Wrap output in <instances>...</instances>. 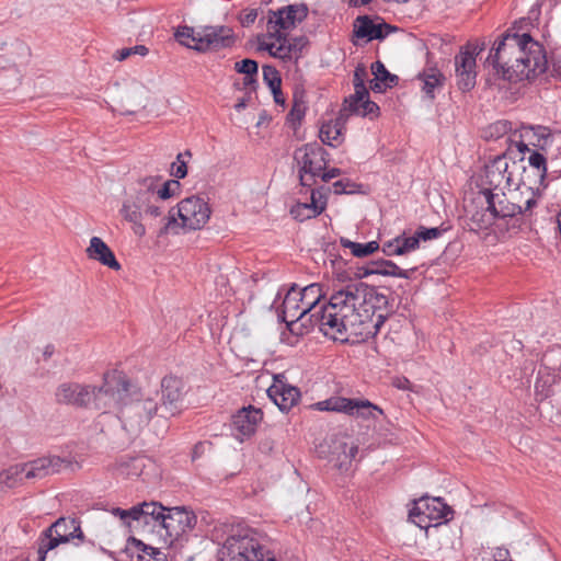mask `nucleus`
<instances>
[{
	"mask_svg": "<svg viewBox=\"0 0 561 561\" xmlns=\"http://www.w3.org/2000/svg\"><path fill=\"white\" fill-rule=\"evenodd\" d=\"M528 19H522L513 24L496 38V51L500 54L505 47L515 49V67L529 68V81L543 75L549 68L547 51L542 44L535 41L529 32L519 33L524 24H530Z\"/></svg>",
	"mask_w": 561,
	"mask_h": 561,
	"instance_id": "obj_1",
	"label": "nucleus"
},
{
	"mask_svg": "<svg viewBox=\"0 0 561 561\" xmlns=\"http://www.w3.org/2000/svg\"><path fill=\"white\" fill-rule=\"evenodd\" d=\"M219 561H278L274 552L249 535L229 536L218 551Z\"/></svg>",
	"mask_w": 561,
	"mask_h": 561,
	"instance_id": "obj_2",
	"label": "nucleus"
},
{
	"mask_svg": "<svg viewBox=\"0 0 561 561\" xmlns=\"http://www.w3.org/2000/svg\"><path fill=\"white\" fill-rule=\"evenodd\" d=\"M454 514L455 511L443 497L424 495L413 501L408 517L417 527L425 529L428 535L430 528H434L433 522L448 524L454 518Z\"/></svg>",
	"mask_w": 561,
	"mask_h": 561,
	"instance_id": "obj_3",
	"label": "nucleus"
},
{
	"mask_svg": "<svg viewBox=\"0 0 561 561\" xmlns=\"http://www.w3.org/2000/svg\"><path fill=\"white\" fill-rule=\"evenodd\" d=\"M160 179V176H145L139 179L138 184L140 188L123 202L119 210L123 218L133 224L134 233L140 238L146 234V227L141 222L142 211L148 203L151 202L156 192V183H158Z\"/></svg>",
	"mask_w": 561,
	"mask_h": 561,
	"instance_id": "obj_4",
	"label": "nucleus"
},
{
	"mask_svg": "<svg viewBox=\"0 0 561 561\" xmlns=\"http://www.w3.org/2000/svg\"><path fill=\"white\" fill-rule=\"evenodd\" d=\"M299 164V185L310 187L317 183V174L330 163V153L317 141L305 144L294 152Z\"/></svg>",
	"mask_w": 561,
	"mask_h": 561,
	"instance_id": "obj_5",
	"label": "nucleus"
},
{
	"mask_svg": "<svg viewBox=\"0 0 561 561\" xmlns=\"http://www.w3.org/2000/svg\"><path fill=\"white\" fill-rule=\"evenodd\" d=\"M310 409L325 412L344 413L362 420H376V414L385 415L383 410L366 398H345L332 396L323 401L316 402Z\"/></svg>",
	"mask_w": 561,
	"mask_h": 561,
	"instance_id": "obj_6",
	"label": "nucleus"
},
{
	"mask_svg": "<svg viewBox=\"0 0 561 561\" xmlns=\"http://www.w3.org/2000/svg\"><path fill=\"white\" fill-rule=\"evenodd\" d=\"M197 524V516L188 506H169L165 523L163 526L164 534L160 536L170 547L183 546L188 541L190 533H192Z\"/></svg>",
	"mask_w": 561,
	"mask_h": 561,
	"instance_id": "obj_7",
	"label": "nucleus"
},
{
	"mask_svg": "<svg viewBox=\"0 0 561 561\" xmlns=\"http://www.w3.org/2000/svg\"><path fill=\"white\" fill-rule=\"evenodd\" d=\"M119 420L130 439H135L150 420L159 416L158 403L151 399H129L122 404Z\"/></svg>",
	"mask_w": 561,
	"mask_h": 561,
	"instance_id": "obj_8",
	"label": "nucleus"
},
{
	"mask_svg": "<svg viewBox=\"0 0 561 561\" xmlns=\"http://www.w3.org/2000/svg\"><path fill=\"white\" fill-rule=\"evenodd\" d=\"M398 31V26L388 23L379 14H360L353 21L350 41L354 46L363 47L373 41L382 42Z\"/></svg>",
	"mask_w": 561,
	"mask_h": 561,
	"instance_id": "obj_9",
	"label": "nucleus"
},
{
	"mask_svg": "<svg viewBox=\"0 0 561 561\" xmlns=\"http://www.w3.org/2000/svg\"><path fill=\"white\" fill-rule=\"evenodd\" d=\"M201 36L196 44H193V50L198 54L217 53L222 49H231L236 46L238 36L233 30L227 25H204Z\"/></svg>",
	"mask_w": 561,
	"mask_h": 561,
	"instance_id": "obj_10",
	"label": "nucleus"
},
{
	"mask_svg": "<svg viewBox=\"0 0 561 561\" xmlns=\"http://www.w3.org/2000/svg\"><path fill=\"white\" fill-rule=\"evenodd\" d=\"M515 57V49L505 47V50L497 54L496 41L490 49L485 64L492 66L494 76L503 78L504 81L510 83H517L519 81L529 79V68L523 66V69L515 67V64L510 65L512 58Z\"/></svg>",
	"mask_w": 561,
	"mask_h": 561,
	"instance_id": "obj_11",
	"label": "nucleus"
},
{
	"mask_svg": "<svg viewBox=\"0 0 561 561\" xmlns=\"http://www.w3.org/2000/svg\"><path fill=\"white\" fill-rule=\"evenodd\" d=\"M309 15V7L305 2L287 4L277 10L267 11V30L289 32L302 23Z\"/></svg>",
	"mask_w": 561,
	"mask_h": 561,
	"instance_id": "obj_12",
	"label": "nucleus"
},
{
	"mask_svg": "<svg viewBox=\"0 0 561 561\" xmlns=\"http://www.w3.org/2000/svg\"><path fill=\"white\" fill-rule=\"evenodd\" d=\"M175 207L176 215L188 231L202 229L211 215L208 203L196 195L182 199Z\"/></svg>",
	"mask_w": 561,
	"mask_h": 561,
	"instance_id": "obj_13",
	"label": "nucleus"
},
{
	"mask_svg": "<svg viewBox=\"0 0 561 561\" xmlns=\"http://www.w3.org/2000/svg\"><path fill=\"white\" fill-rule=\"evenodd\" d=\"M433 529L440 561H457L462 548L461 528H451L447 524L434 523Z\"/></svg>",
	"mask_w": 561,
	"mask_h": 561,
	"instance_id": "obj_14",
	"label": "nucleus"
},
{
	"mask_svg": "<svg viewBox=\"0 0 561 561\" xmlns=\"http://www.w3.org/2000/svg\"><path fill=\"white\" fill-rule=\"evenodd\" d=\"M183 388V380L176 376H165L162 378L161 403L158 404L160 417L168 419L180 413Z\"/></svg>",
	"mask_w": 561,
	"mask_h": 561,
	"instance_id": "obj_15",
	"label": "nucleus"
},
{
	"mask_svg": "<svg viewBox=\"0 0 561 561\" xmlns=\"http://www.w3.org/2000/svg\"><path fill=\"white\" fill-rule=\"evenodd\" d=\"M263 420V411L252 404L242 407L232 416L230 427L234 437L243 442L256 432L257 424Z\"/></svg>",
	"mask_w": 561,
	"mask_h": 561,
	"instance_id": "obj_16",
	"label": "nucleus"
},
{
	"mask_svg": "<svg viewBox=\"0 0 561 561\" xmlns=\"http://www.w3.org/2000/svg\"><path fill=\"white\" fill-rule=\"evenodd\" d=\"M23 467L24 479H44L58 473L62 467H69L71 462L59 456L39 457L27 462L19 463Z\"/></svg>",
	"mask_w": 561,
	"mask_h": 561,
	"instance_id": "obj_17",
	"label": "nucleus"
},
{
	"mask_svg": "<svg viewBox=\"0 0 561 561\" xmlns=\"http://www.w3.org/2000/svg\"><path fill=\"white\" fill-rule=\"evenodd\" d=\"M348 436L345 434H333L327 442L328 453L330 455L329 460H335V467L340 470H347L358 453V446L352 444L348 446Z\"/></svg>",
	"mask_w": 561,
	"mask_h": 561,
	"instance_id": "obj_18",
	"label": "nucleus"
},
{
	"mask_svg": "<svg viewBox=\"0 0 561 561\" xmlns=\"http://www.w3.org/2000/svg\"><path fill=\"white\" fill-rule=\"evenodd\" d=\"M131 385L128 377L123 373L104 374L103 383L96 387L98 396L104 393L111 397L117 403H124L131 399Z\"/></svg>",
	"mask_w": 561,
	"mask_h": 561,
	"instance_id": "obj_19",
	"label": "nucleus"
},
{
	"mask_svg": "<svg viewBox=\"0 0 561 561\" xmlns=\"http://www.w3.org/2000/svg\"><path fill=\"white\" fill-rule=\"evenodd\" d=\"M357 291L356 284H350L336 287L334 286L333 293L328 299L327 304H322L320 309L311 316H327V309H342L343 307H352L355 316H362L357 311ZM328 316H337V313H328Z\"/></svg>",
	"mask_w": 561,
	"mask_h": 561,
	"instance_id": "obj_20",
	"label": "nucleus"
},
{
	"mask_svg": "<svg viewBox=\"0 0 561 561\" xmlns=\"http://www.w3.org/2000/svg\"><path fill=\"white\" fill-rule=\"evenodd\" d=\"M456 87L462 93L472 91L477 84V61L470 54L458 51L455 58Z\"/></svg>",
	"mask_w": 561,
	"mask_h": 561,
	"instance_id": "obj_21",
	"label": "nucleus"
},
{
	"mask_svg": "<svg viewBox=\"0 0 561 561\" xmlns=\"http://www.w3.org/2000/svg\"><path fill=\"white\" fill-rule=\"evenodd\" d=\"M279 341L290 346H295L299 339L313 330V318H277Z\"/></svg>",
	"mask_w": 561,
	"mask_h": 561,
	"instance_id": "obj_22",
	"label": "nucleus"
},
{
	"mask_svg": "<svg viewBox=\"0 0 561 561\" xmlns=\"http://www.w3.org/2000/svg\"><path fill=\"white\" fill-rule=\"evenodd\" d=\"M98 397L96 387L78 383H61L56 391V401L61 404L87 407L92 398Z\"/></svg>",
	"mask_w": 561,
	"mask_h": 561,
	"instance_id": "obj_23",
	"label": "nucleus"
},
{
	"mask_svg": "<svg viewBox=\"0 0 561 561\" xmlns=\"http://www.w3.org/2000/svg\"><path fill=\"white\" fill-rule=\"evenodd\" d=\"M122 553L126 556L128 561H170L160 548L145 543L134 536L127 538Z\"/></svg>",
	"mask_w": 561,
	"mask_h": 561,
	"instance_id": "obj_24",
	"label": "nucleus"
},
{
	"mask_svg": "<svg viewBox=\"0 0 561 561\" xmlns=\"http://www.w3.org/2000/svg\"><path fill=\"white\" fill-rule=\"evenodd\" d=\"M426 56V66L415 76V79L422 82L421 90L424 93V99L434 101L436 92H439L446 83V76L436 64H431V54L427 53Z\"/></svg>",
	"mask_w": 561,
	"mask_h": 561,
	"instance_id": "obj_25",
	"label": "nucleus"
},
{
	"mask_svg": "<svg viewBox=\"0 0 561 561\" xmlns=\"http://www.w3.org/2000/svg\"><path fill=\"white\" fill-rule=\"evenodd\" d=\"M257 51H266L273 58L280 59L284 62L291 61L293 57L284 55L286 33L278 30H267L266 34L256 36Z\"/></svg>",
	"mask_w": 561,
	"mask_h": 561,
	"instance_id": "obj_26",
	"label": "nucleus"
},
{
	"mask_svg": "<svg viewBox=\"0 0 561 561\" xmlns=\"http://www.w3.org/2000/svg\"><path fill=\"white\" fill-rule=\"evenodd\" d=\"M356 288H358L357 308L364 307L365 313L371 310V316H375L377 310H381L387 307V296L378 293L375 286L368 285L364 282H357Z\"/></svg>",
	"mask_w": 561,
	"mask_h": 561,
	"instance_id": "obj_27",
	"label": "nucleus"
},
{
	"mask_svg": "<svg viewBox=\"0 0 561 561\" xmlns=\"http://www.w3.org/2000/svg\"><path fill=\"white\" fill-rule=\"evenodd\" d=\"M85 252L89 259L98 261L111 270L119 271L122 268L112 249L100 237H92L90 239V244Z\"/></svg>",
	"mask_w": 561,
	"mask_h": 561,
	"instance_id": "obj_28",
	"label": "nucleus"
},
{
	"mask_svg": "<svg viewBox=\"0 0 561 561\" xmlns=\"http://www.w3.org/2000/svg\"><path fill=\"white\" fill-rule=\"evenodd\" d=\"M494 226L500 234L512 237L530 229L531 221L525 219L522 211H510L508 215H499Z\"/></svg>",
	"mask_w": 561,
	"mask_h": 561,
	"instance_id": "obj_29",
	"label": "nucleus"
},
{
	"mask_svg": "<svg viewBox=\"0 0 561 561\" xmlns=\"http://www.w3.org/2000/svg\"><path fill=\"white\" fill-rule=\"evenodd\" d=\"M507 158L513 161V164L517 163L516 156H514V150L511 148H507V150L505 152L494 157L491 160V163L485 167L486 183L490 186H493V188L499 187L502 179L507 173V169H508V163L506 162Z\"/></svg>",
	"mask_w": 561,
	"mask_h": 561,
	"instance_id": "obj_30",
	"label": "nucleus"
},
{
	"mask_svg": "<svg viewBox=\"0 0 561 561\" xmlns=\"http://www.w3.org/2000/svg\"><path fill=\"white\" fill-rule=\"evenodd\" d=\"M370 71L374 75V79L369 82V89L375 93H385L387 89L399 84V77L391 73L380 60H376L370 65Z\"/></svg>",
	"mask_w": 561,
	"mask_h": 561,
	"instance_id": "obj_31",
	"label": "nucleus"
},
{
	"mask_svg": "<svg viewBox=\"0 0 561 561\" xmlns=\"http://www.w3.org/2000/svg\"><path fill=\"white\" fill-rule=\"evenodd\" d=\"M49 528H53V531L57 536L60 535L66 537L65 543H68L75 539H78L80 542L85 541V536L81 528V520L78 517L61 516L51 523Z\"/></svg>",
	"mask_w": 561,
	"mask_h": 561,
	"instance_id": "obj_32",
	"label": "nucleus"
},
{
	"mask_svg": "<svg viewBox=\"0 0 561 561\" xmlns=\"http://www.w3.org/2000/svg\"><path fill=\"white\" fill-rule=\"evenodd\" d=\"M271 308H275L276 316H294L295 312L300 313L304 307H301L300 304L298 285L293 283L283 298L280 291H278Z\"/></svg>",
	"mask_w": 561,
	"mask_h": 561,
	"instance_id": "obj_33",
	"label": "nucleus"
},
{
	"mask_svg": "<svg viewBox=\"0 0 561 561\" xmlns=\"http://www.w3.org/2000/svg\"><path fill=\"white\" fill-rule=\"evenodd\" d=\"M519 134L520 138H527L529 145L538 147L539 150H546L547 141L552 138L549 127L543 125H530L522 123L519 128H515L514 137Z\"/></svg>",
	"mask_w": 561,
	"mask_h": 561,
	"instance_id": "obj_34",
	"label": "nucleus"
},
{
	"mask_svg": "<svg viewBox=\"0 0 561 561\" xmlns=\"http://www.w3.org/2000/svg\"><path fill=\"white\" fill-rule=\"evenodd\" d=\"M138 506H141V516H139L138 523H144L145 525H150L152 523L153 527H159L158 533H161L163 529L167 514L169 511V506L163 505L161 502H141L138 503Z\"/></svg>",
	"mask_w": 561,
	"mask_h": 561,
	"instance_id": "obj_35",
	"label": "nucleus"
},
{
	"mask_svg": "<svg viewBox=\"0 0 561 561\" xmlns=\"http://www.w3.org/2000/svg\"><path fill=\"white\" fill-rule=\"evenodd\" d=\"M298 295L304 307L298 316H310V312L325 298L327 293L323 290V285L313 283L304 288L298 286Z\"/></svg>",
	"mask_w": 561,
	"mask_h": 561,
	"instance_id": "obj_36",
	"label": "nucleus"
},
{
	"mask_svg": "<svg viewBox=\"0 0 561 561\" xmlns=\"http://www.w3.org/2000/svg\"><path fill=\"white\" fill-rule=\"evenodd\" d=\"M268 398L278 407L282 412H289L295 407L300 398L301 391L297 386L289 385L282 390L266 391Z\"/></svg>",
	"mask_w": 561,
	"mask_h": 561,
	"instance_id": "obj_37",
	"label": "nucleus"
},
{
	"mask_svg": "<svg viewBox=\"0 0 561 561\" xmlns=\"http://www.w3.org/2000/svg\"><path fill=\"white\" fill-rule=\"evenodd\" d=\"M388 319L377 318V321L373 323V318H358V322H351V334L356 337L354 342H365L375 337Z\"/></svg>",
	"mask_w": 561,
	"mask_h": 561,
	"instance_id": "obj_38",
	"label": "nucleus"
},
{
	"mask_svg": "<svg viewBox=\"0 0 561 561\" xmlns=\"http://www.w3.org/2000/svg\"><path fill=\"white\" fill-rule=\"evenodd\" d=\"M346 318H313L314 327L319 325V331L334 341L340 340L345 342L347 337H337L336 334L342 335L346 332L347 328L344 322Z\"/></svg>",
	"mask_w": 561,
	"mask_h": 561,
	"instance_id": "obj_39",
	"label": "nucleus"
},
{
	"mask_svg": "<svg viewBox=\"0 0 561 561\" xmlns=\"http://www.w3.org/2000/svg\"><path fill=\"white\" fill-rule=\"evenodd\" d=\"M557 382V375L552 371L539 368L535 381V396L538 402L553 396V386Z\"/></svg>",
	"mask_w": 561,
	"mask_h": 561,
	"instance_id": "obj_40",
	"label": "nucleus"
},
{
	"mask_svg": "<svg viewBox=\"0 0 561 561\" xmlns=\"http://www.w3.org/2000/svg\"><path fill=\"white\" fill-rule=\"evenodd\" d=\"M66 537L57 536L53 528H45L37 540V561H46L47 553L54 549H56L59 545L65 543Z\"/></svg>",
	"mask_w": 561,
	"mask_h": 561,
	"instance_id": "obj_41",
	"label": "nucleus"
},
{
	"mask_svg": "<svg viewBox=\"0 0 561 561\" xmlns=\"http://www.w3.org/2000/svg\"><path fill=\"white\" fill-rule=\"evenodd\" d=\"M340 244L345 249H350L351 254L356 259L368 257L374 253L378 252L380 249V244L376 240H371L366 243H359L352 241L345 237H341Z\"/></svg>",
	"mask_w": 561,
	"mask_h": 561,
	"instance_id": "obj_42",
	"label": "nucleus"
},
{
	"mask_svg": "<svg viewBox=\"0 0 561 561\" xmlns=\"http://www.w3.org/2000/svg\"><path fill=\"white\" fill-rule=\"evenodd\" d=\"M23 467L19 463L0 471V496L23 483Z\"/></svg>",
	"mask_w": 561,
	"mask_h": 561,
	"instance_id": "obj_43",
	"label": "nucleus"
},
{
	"mask_svg": "<svg viewBox=\"0 0 561 561\" xmlns=\"http://www.w3.org/2000/svg\"><path fill=\"white\" fill-rule=\"evenodd\" d=\"M144 456H122L117 468L122 474L129 479L138 478L145 469Z\"/></svg>",
	"mask_w": 561,
	"mask_h": 561,
	"instance_id": "obj_44",
	"label": "nucleus"
},
{
	"mask_svg": "<svg viewBox=\"0 0 561 561\" xmlns=\"http://www.w3.org/2000/svg\"><path fill=\"white\" fill-rule=\"evenodd\" d=\"M513 124L507 119H499L481 130V138L485 141H495L505 135L514 136Z\"/></svg>",
	"mask_w": 561,
	"mask_h": 561,
	"instance_id": "obj_45",
	"label": "nucleus"
},
{
	"mask_svg": "<svg viewBox=\"0 0 561 561\" xmlns=\"http://www.w3.org/2000/svg\"><path fill=\"white\" fill-rule=\"evenodd\" d=\"M325 210V202H321L319 206L314 204H307L297 202L290 207V215L297 221H305L307 219L316 218Z\"/></svg>",
	"mask_w": 561,
	"mask_h": 561,
	"instance_id": "obj_46",
	"label": "nucleus"
},
{
	"mask_svg": "<svg viewBox=\"0 0 561 561\" xmlns=\"http://www.w3.org/2000/svg\"><path fill=\"white\" fill-rule=\"evenodd\" d=\"M348 263L350 262L341 255H335V259L331 260L335 279L341 284V286L357 283L352 274L354 266H348Z\"/></svg>",
	"mask_w": 561,
	"mask_h": 561,
	"instance_id": "obj_47",
	"label": "nucleus"
},
{
	"mask_svg": "<svg viewBox=\"0 0 561 561\" xmlns=\"http://www.w3.org/2000/svg\"><path fill=\"white\" fill-rule=\"evenodd\" d=\"M371 265H375V270H386L387 272H394L396 274H380L381 276L399 277L410 279L412 274L416 272V267L410 270L400 268L393 261L386 259H378L370 261Z\"/></svg>",
	"mask_w": 561,
	"mask_h": 561,
	"instance_id": "obj_48",
	"label": "nucleus"
},
{
	"mask_svg": "<svg viewBox=\"0 0 561 561\" xmlns=\"http://www.w3.org/2000/svg\"><path fill=\"white\" fill-rule=\"evenodd\" d=\"M540 368L552 373L561 368V344H553L547 347L541 356Z\"/></svg>",
	"mask_w": 561,
	"mask_h": 561,
	"instance_id": "obj_49",
	"label": "nucleus"
},
{
	"mask_svg": "<svg viewBox=\"0 0 561 561\" xmlns=\"http://www.w3.org/2000/svg\"><path fill=\"white\" fill-rule=\"evenodd\" d=\"M179 216L176 215V207H171L168 216L162 218L163 225L158 231V237H164L168 234H180V231L187 230L185 226H183V221H179Z\"/></svg>",
	"mask_w": 561,
	"mask_h": 561,
	"instance_id": "obj_50",
	"label": "nucleus"
},
{
	"mask_svg": "<svg viewBox=\"0 0 561 561\" xmlns=\"http://www.w3.org/2000/svg\"><path fill=\"white\" fill-rule=\"evenodd\" d=\"M304 104L302 95L298 96L297 93H295L293 106L286 115V124H288L294 130L301 125V122L305 118L307 108Z\"/></svg>",
	"mask_w": 561,
	"mask_h": 561,
	"instance_id": "obj_51",
	"label": "nucleus"
},
{
	"mask_svg": "<svg viewBox=\"0 0 561 561\" xmlns=\"http://www.w3.org/2000/svg\"><path fill=\"white\" fill-rule=\"evenodd\" d=\"M201 33V28L196 31L194 26L179 25L174 32V38L180 45L193 49V44L197 43Z\"/></svg>",
	"mask_w": 561,
	"mask_h": 561,
	"instance_id": "obj_52",
	"label": "nucleus"
},
{
	"mask_svg": "<svg viewBox=\"0 0 561 561\" xmlns=\"http://www.w3.org/2000/svg\"><path fill=\"white\" fill-rule=\"evenodd\" d=\"M309 45V39L305 35L293 36L289 37L288 32H286V42H285V50L284 55H289L293 57V53L296 54L295 62H297L301 58V53L305 47Z\"/></svg>",
	"mask_w": 561,
	"mask_h": 561,
	"instance_id": "obj_53",
	"label": "nucleus"
},
{
	"mask_svg": "<svg viewBox=\"0 0 561 561\" xmlns=\"http://www.w3.org/2000/svg\"><path fill=\"white\" fill-rule=\"evenodd\" d=\"M450 228L451 227L449 225H446L445 222H443L438 227H425L423 225H420L415 229V232L421 243L422 241L427 242L440 238L445 232L449 231Z\"/></svg>",
	"mask_w": 561,
	"mask_h": 561,
	"instance_id": "obj_54",
	"label": "nucleus"
},
{
	"mask_svg": "<svg viewBox=\"0 0 561 561\" xmlns=\"http://www.w3.org/2000/svg\"><path fill=\"white\" fill-rule=\"evenodd\" d=\"M141 510L142 507L136 504L127 510L122 507H113L111 512L115 517H118L124 525L130 527L131 522H139V516L142 514Z\"/></svg>",
	"mask_w": 561,
	"mask_h": 561,
	"instance_id": "obj_55",
	"label": "nucleus"
},
{
	"mask_svg": "<svg viewBox=\"0 0 561 561\" xmlns=\"http://www.w3.org/2000/svg\"><path fill=\"white\" fill-rule=\"evenodd\" d=\"M364 98H368V92H364L363 94L358 95L357 91H355L353 94L344 99L341 110L344 111L350 116H359V113L362 111V101Z\"/></svg>",
	"mask_w": 561,
	"mask_h": 561,
	"instance_id": "obj_56",
	"label": "nucleus"
},
{
	"mask_svg": "<svg viewBox=\"0 0 561 561\" xmlns=\"http://www.w3.org/2000/svg\"><path fill=\"white\" fill-rule=\"evenodd\" d=\"M495 188L493 186H490L489 188H483L480 191V193L484 196L486 207L483 209L485 213H489L490 217L494 222L496 221V218L499 216V204L497 201L500 199V195L494 193Z\"/></svg>",
	"mask_w": 561,
	"mask_h": 561,
	"instance_id": "obj_57",
	"label": "nucleus"
},
{
	"mask_svg": "<svg viewBox=\"0 0 561 561\" xmlns=\"http://www.w3.org/2000/svg\"><path fill=\"white\" fill-rule=\"evenodd\" d=\"M398 237H402L400 243L394 248V251L398 253V255H405L420 248L421 243L415 231L410 237H407L405 232L399 234Z\"/></svg>",
	"mask_w": 561,
	"mask_h": 561,
	"instance_id": "obj_58",
	"label": "nucleus"
},
{
	"mask_svg": "<svg viewBox=\"0 0 561 561\" xmlns=\"http://www.w3.org/2000/svg\"><path fill=\"white\" fill-rule=\"evenodd\" d=\"M181 183L178 179H171L165 181L160 188L156 187L157 197L161 201H168L171 197L178 195L181 191Z\"/></svg>",
	"mask_w": 561,
	"mask_h": 561,
	"instance_id": "obj_59",
	"label": "nucleus"
},
{
	"mask_svg": "<svg viewBox=\"0 0 561 561\" xmlns=\"http://www.w3.org/2000/svg\"><path fill=\"white\" fill-rule=\"evenodd\" d=\"M263 81L270 90H275L282 87V76L275 66L266 64L262 67Z\"/></svg>",
	"mask_w": 561,
	"mask_h": 561,
	"instance_id": "obj_60",
	"label": "nucleus"
},
{
	"mask_svg": "<svg viewBox=\"0 0 561 561\" xmlns=\"http://www.w3.org/2000/svg\"><path fill=\"white\" fill-rule=\"evenodd\" d=\"M368 77L367 69L363 64H358L353 75V85L357 94L367 93L370 89L366 87V79Z\"/></svg>",
	"mask_w": 561,
	"mask_h": 561,
	"instance_id": "obj_61",
	"label": "nucleus"
},
{
	"mask_svg": "<svg viewBox=\"0 0 561 561\" xmlns=\"http://www.w3.org/2000/svg\"><path fill=\"white\" fill-rule=\"evenodd\" d=\"M470 221L476 226L474 229L470 228V230H472V231L486 230L490 227L494 226V224H495L494 220H492V218L490 216H488L483 209L476 210L471 215Z\"/></svg>",
	"mask_w": 561,
	"mask_h": 561,
	"instance_id": "obj_62",
	"label": "nucleus"
},
{
	"mask_svg": "<svg viewBox=\"0 0 561 561\" xmlns=\"http://www.w3.org/2000/svg\"><path fill=\"white\" fill-rule=\"evenodd\" d=\"M352 274L354 275L355 282H360V279L366 278L370 275H377V274H396L394 272H387L386 270H375V265H371L370 262L366 265L354 266V270L352 271Z\"/></svg>",
	"mask_w": 561,
	"mask_h": 561,
	"instance_id": "obj_63",
	"label": "nucleus"
},
{
	"mask_svg": "<svg viewBox=\"0 0 561 561\" xmlns=\"http://www.w3.org/2000/svg\"><path fill=\"white\" fill-rule=\"evenodd\" d=\"M528 164L535 170L536 173L542 172L543 176L545 172L548 170L547 158L539 150L530 151L528 157Z\"/></svg>",
	"mask_w": 561,
	"mask_h": 561,
	"instance_id": "obj_64",
	"label": "nucleus"
}]
</instances>
